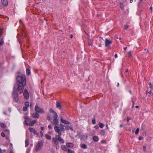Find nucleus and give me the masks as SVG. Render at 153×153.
Masks as SVG:
<instances>
[{"label": "nucleus", "mask_w": 153, "mask_h": 153, "mask_svg": "<svg viewBox=\"0 0 153 153\" xmlns=\"http://www.w3.org/2000/svg\"><path fill=\"white\" fill-rule=\"evenodd\" d=\"M149 94H151L152 93L151 90L149 92H148Z\"/></svg>", "instance_id": "60"}, {"label": "nucleus", "mask_w": 153, "mask_h": 153, "mask_svg": "<svg viewBox=\"0 0 153 153\" xmlns=\"http://www.w3.org/2000/svg\"><path fill=\"white\" fill-rule=\"evenodd\" d=\"M101 142L102 143H106V141L105 140H102L101 141Z\"/></svg>", "instance_id": "48"}, {"label": "nucleus", "mask_w": 153, "mask_h": 153, "mask_svg": "<svg viewBox=\"0 0 153 153\" xmlns=\"http://www.w3.org/2000/svg\"><path fill=\"white\" fill-rule=\"evenodd\" d=\"M25 147H27L29 144V142L28 139H27L25 141Z\"/></svg>", "instance_id": "23"}, {"label": "nucleus", "mask_w": 153, "mask_h": 153, "mask_svg": "<svg viewBox=\"0 0 153 153\" xmlns=\"http://www.w3.org/2000/svg\"><path fill=\"white\" fill-rule=\"evenodd\" d=\"M68 153H74L73 151L69 149L68 150Z\"/></svg>", "instance_id": "34"}, {"label": "nucleus", "mask_w": 153, "mask_h": 153, "mask_svg": "<svg viewBox=\"0 0 153 153\" xmlns=\"http://www.w3.org/2000/svg\"><path fill=\"white\" fill-rule=\"evenodd\" d=\"M26 73L28 76H29L31 74L30 69L29 68H27L26 69Z\"/></svg>", "instance_id": "21"}, {"label": "nucleus", "mask_w": 153, "mask_h": 153, "mask_svg": "<svg viewBox=\"0 0 153 153\" xmlns=\"http://www.w3.org/2000/svg\"><path fill=\"white\" fill-rule=\"evenodd\" d=\"M48 128H49V129H52V127H51V125H49L48 126Z\"/></svg>", "instance_id": "51"}, {"label": "nucleus", "mask_w": 153, "mask_h": 153, "mask_svg": "<svg viewBox=\"0 0 153 153\" xmlns=\"http://www.w3.org/2000/svg\"><path fill=\"white\" fill-rule=\"evenodd\" d=\"M92 44V42L91 40H89L88 42V44L89 45H91Z\"/></svg>", "instance_id": "38"}, {"label": "nucleus", "mask_w": 153, "mask_h": 153, "mask_svg": "<svg viewBox=\"0 0 153 153\" xmlns=\"http://www.w3.org/2000/svg\"><path fill=\"white\" fill-rule=\"evenodd\" d=\"M1 2L3 5L5 7H6L8 4L7 0H2Z\"/></svg>", "instance_id": "14"}, {"label": "nucleus", "mask_w": 153, "mask_h": 153, "mask_svg": "<svg viewBox=\"0 0 153 153\" xmlns=\"http://www.w3.org/2000/svg\"><path fill=\"white\" fill-rule=\"evenodd\" d=\"M3 30L2 29H0V37H1L2 35V30Z\"/></svg>", "instance_id": "42"}, {"label": "nucleus", "mask_w": 153, "mask_h": 153, "mask_svg": "<svg viewBox=\"0 0 153 153\" xmlns=\"http://www.w3.org/2000/svg\"><path fill=\"white\" fill-rule=\"evenodd\" d=\"M4 132H9V129H5L4 130Z\"/></svg>", "instance_id": "50"}, {"label": "nucleus", "mask_w": 153, "mask_h": 153, "mask_svg": "<svg viewBox=\"0 0 153 153\" xmlns=\"http://www.w3.org/2000/svg\"><path fill=\"white\" fill-rule=\"evenodd\" d=\"M100 134L101 135H104L105 134V132L103 130H101L100 131Z\"/></svg>", "instance_id": "30"}, {"label": "nucleus", "mask_w": 153, "mask_h": 153, "mask_svg": "<svg viewBox=\"0 0 153 153\" xmlns=\"http://www.w3.org/2000/svg\"><path fill=\"white\" fill-rule=\"evenodd\" d=\"M128 70L127 69V70L126 71H125V73H127L128 72Z\"/></svg>", "instance_id": "62"}, {"label": "nucleus", "mask_w": 153, "mask_h": 153, "mask_svg": "<svg viewBox=\"0 0 153 153\" xmlns=\"http://www.w3.org/2000/svg\"><path fill=\"white\" fill-rule=\"evenodd\" d=\"M81 147L84 149H85L87 148V146L84 144H83L81 145Z\"/></svg>", "instance_id": "28"}, {"label": "nucleus", "mask_w": 153, "mask_h": 153, "mask_svg": "<svg viewBox=\"0 0 153 153\" xmlns=\"http://www.w3.org/2000/svg\"><path fill=\"white\" fill-rule=\"evenodd\" d=\"M129 27V26L128 25H125L124 26V29L126 30Z\"/></svg>", "instance_id": "35"}, {"label": "nucleus", "mask_w": 153, "mask_h": 153, "mask_svg": "<svg viewBox=\"0 0 153 153\" xmlns=\"http://www.w3.org/2000/svg\"><path fill=\"white\" fill-rule=\"evenodd\" d=\"M59 146H56V148L57 149H58L59 148Z\"/></svg>", "instance_id": "58"}, {"label": "nucleus", "mask_w": 153, "mask_h": 153, "mask_svg": "<svg viewBox=\"0 0 153 153\" xmlns=\"http://www.w3.org/2000/svg\"><path fill=\"white\" fill-rule=\"evenodd\" d=\"M99 126L101 128H103L104 126V125L103 124L100 123H99Z\"/></svg>", "instance_id": "31"}, {"label": "nucleus", "mask_w": 153, "mask_h": 153, "mask_svg": "<svg viewBox=\"0 0 153 153\" xmlns=\"http://www.w3.org/2000/svg\"><path fill=\"white\" fill-rule=\"evenodd\" d=\"M22 38H23L24 37H26V35L25 33H24V34L23 33H22Z\"/></svg>", "instance_id": "44"}, {"label": "nucleus", "mask_w": 153, "mask_h": 153, "mask_svg": "<svg viewBox=\"0 0 153 153\" xmlns=\"http://www.w3.org/2000/svg\"><path fill=\"white\" fill-rule=\"evenodd\" d=\"M45 137H46V138L47 139H48V140H51V136L50 135H48L47 134H45Z\"/></svg>", "instance_id": "27"}, {"label": "nucleus", "mask_w": 153, "mask_h": 153, "mask_svg": "<svg viewBox=\"0 0 153 153\" xmlns=\"http://www.w3.org/2000/svg\"><path fill=\"white\" fill-rule=\"evenodd\" d=\"M120 8L123 9L124 8V5L122 3L120 2Z\"/></svg>", "instance_id": "32"}, {"label": "nucleus", "mask_w": 153, "mask_h": 153, "mask_svg": "<svg viewBox=\"0 0 153 153\" xmlns=\"http://www.w3.org/2000/svg\"><path fill=\"white\" fill-rule=\"evenodd\" d=\"M94 127H95V128L96 129H98L99 128L98 126H95Z\"/></svg>", "instance_id": "55"}, {"label": "nucleus", "mask_w": 153, "mask_h": 153, "mask_svg": "<svg viewBox=\"0 0 153 153\" xmlns=\"http://www.w3.org/2000/svg\"><path fill=\"white\" fill-rule=\"evenodd\" d=\"M27 107L25 106H24L23 108V110L24 111H27Z\"/></svg>", "instance_id": "37"}, {"label": "nucleus", "mask_w": 153, "mask_h": 153, "mask_svg": "<svg viewBox=\"0 0 153 153\" xmlns=\"http://www.w3.org/2000/svg\"><path fill=\"white\" fill-rule=\"evenodd\" d=\"M41 129L42 130H43V129H44V127H41Z\"/></svg>", "instance_id": "61"}, {"label": "nucleus", "mask_w": 153, "mask_h": 153, "mask_svg": "<svg viewBox=\"0 0 153 153\" xmlns=\"http://www.w3.org/2000/svg\"><path fill=\"white\" fill-rule=\"evenodd\" d=\"M114 57L115 58H117V55L116 54L114 55Z\"/></svg>", "instance_id": "57"}, {"label": "nucleus", "mask_w": 153, "mask_h": 153, "mask_svg": "<svg viewBox=\"0 0 153 153\" xmlns=\"http://www.w3.org/2000/svg\"><path fill=\"white\" fill-rule=\"evenodd\" d=\"M143 139V137H141V136L139 137L138 138V139L139 140H141Z\"/></svg>", "instance_id": "49"}, {"label": "nucleus", "mask_w": 153, "mask_h": 153, "mask_svg": "<svg viewBox=\"0 0 153 153\" xmlns=\"http://www.w3.org/2000/svg\"><path fill=\"white\" fill-rule=\"evenodd\" d=\"M47 118L48 120H51V117L49 116H47Z\"/></svg>", "instance_id": "46"}, {"label": "nucleus", "mask_w": 153, "mask_h": 153, "mask_svg": "<svg viewBox=\"0 0 153 153\" xmlns=\"http://www.w3.org/2000/svg\"><path fill=\"white\" fill-rule=\"evenodd\" d=\"M150 9L151 10V12H152V6H151L150 7Z\"/></svg>", "instance_id": "54"}, {"label": "nucleus", "mask_w": 153, "mask_h": 153, "mask_svg": "<svg viewBox=\"0 0 153 153\" xmlns=\"http://www.w3.org/2000/svg\"><path fill=\"white\" fill-rule=\"evenodd\" d=\"M149 85H150V88L151 90H153V84H152L151 82L149 83Z\"/></svg>", "instance_id": "29"}, {"label": "nucleus", "mask_w": 153, "mask_h": 153, "mask_svg": "<svg viewBox=\"0 0 153 153\" xmlns=\"http://www.w3.org/2000/svg\"><path fill=\"white\" fill-rule=\"evenodd\" d=\"M30 152V149H28L26 152V153H29Z\"/></svg>", "instance_id": "53"}, {"label": "nucleus", "mask_w": 153, "mask_h": 153, "mask_svg": "<svg viewBox=\"0 0 153 153\" xmlns=\"http://www.w3.org/2000/svg\"><path fill=\"white\" fill-rule=\"evenodd\" d=\"M8 111L10 112L11 111V109L10 108H9L8 109Z\"/></svg>", "instance_id": "56"}, {"label": "nucleus", "mask_w": 153, "mask_h": 153, "mask_svg": "<svg viewBox=\"0 0 153 153\" xmlns=\"http://www.w3.org/2000/svg\"><path fill=\"white\" fill-rule=\"evenodd\" d=\"M50 111L51 112H52V113H53V114L54 113H56V112L55 111L53 110L52 109V108H51L50 109Z\"/></svg>", "instance_id": "40"}, {"label": "nucleus", "mask_w": 153, "mask_h": 153, "mask_svg": "<svg viewBox=\"0 0 153 153\" xmlns=\"http://www.w3.org/2000/svg\"><path fill=\"white\" fill-rule=\"evenodd\" d=\"M24 119H25V124H26L27 125V122H30L31 121V120L28 117L25 116L24 117Z\"/></svg>", "instance_id": "9"}, {"label": "nucleus", "mask_w": 153, "mask_h": 153, "mask_svg": "<svg viewBox=\"0 0 153 153\" xmlns=\"http://www.w3.org/2000/svg\"><path fill=\"white\" fill-rule=\"evenodd\" d=\"M35 111L38 113H44V111L42 108L39 107L38 105L36 104L35 108Z\"/></svg>", "instance_id": "6"}, {"label": "nucleus", "mask_w": 153, "mask_h": 153, "mask_svg": "<svg viewBox=\"0 0 153 153\" xmlns=\"http://www.w3.org/2000/svg\"><path fill=\"white\" fill-rule=\"evenodd\" d=\"M56 106L57 108L59 109H62L63 108L62 104L59 102H56Z\"/></svg>", "instance_id": "10"}, {"label": "nucleus", "mask_w": 153, "mask_h": 153, "mask_svg": "<svg viewBox=\"0 0 153 153\" xmlns=\"http://www.w3.org/2000/svg\"><path fill=\"white\" fill-rule=\"evenodd\" d=\"M4 114H5V115H7V111H5L4 112Z\"/></svg>", "instance_id": "59"}, {"label": "nucleus", "mask_w": 153, "mask_h": 153, "mask_svg": "<svg viewBox=\"0 0 153 153\" xmlns=\"http://www.w3.org/2000/svg\"><path fill=\"white\" fill-rule=\"evenodd\" d=\"M131 119L128 117H127V122H129V120Z\"/></svg>", "instance_id": "52"}, {"label": "nucleus", "mask_w": 153, "mask_h": 153, "mask_svg": "<svg viewBox=\"0 0 153 153\" xmlns=\"http://www.w3.org/2000/svg\"><path fill=\"white\" fill-rule=\"evenodd\" d=\"M73 35L72 34L71 35L70 38H73Z\"/></svg>", "instance_id": "64"}, {"label": "nucleus", "mask_w": 153, "mask_h": 153, "mask_svg": "<svg viewBox=\"0 0 153 153\" xmlns=\"http://www.w3.org/2000/svg\"><path fill=\"white\" fill-rule=\"evenodd\" d=\"M65 129L66 130H71L73 131V128H72V127L71 126H65Z\"/></svg>", "instance_id": "17"}, {"label": "nucleus", "mask_w": 153, "mask_h": 153, "mask_svg": "<svg viewBox=\"0 0 153 153\" xmlns=\"http://www.w3.org/2000/svg\"><path fill=\"white\" fill-rule=\"evenodd\" d=\"M93 139L94 141L95 142H97L99 140V138L98 136H94L93 137Z\"/></svg>", "instance_id": "18"}, {"label": "nucleus", "mask_w": 153, "mask_h": 153, "mask_svg": "<svg viewBox=\"0 0 153 153\" xmlns=\"http://www.w3.org/2000/svg\"><path fill=\"white\" fill-rule=\"evenodd\" d=\"M13 95L15 99V101L18 102L19 100V97L18 93L16 90V86H14L13 87Z\"/></svg>", "instance_id": "3"}, {"label": "nucleus", "mask_w": 153, "mask_h": 153, "mask_svg": "<svg viewBox=\"0 0 153 153\" xmlns=\"http://www.w3.org/2000/svg\"><path fill=\"white\" fill-rule=\"evenodd\" d=\"M128 54L129 55V57H132V55L131 53V51H130L128 53Z\"/></svg>", "instance_id": "45"}, {"label": "nucleus", "mask_w": 153, "mask_h": 153, "mask_svg": "<svg viewBox=\"0 0 153 153\" xmlns=\"http://www.w3.org/2000/svg\"><path fill=\"white\" fill-rule=\"evenodd\" d=\"M54 115H53V119H58L57 118L58 115H57V114L56 113H56H54Z\"/></svg>", "instance_id": "26"}, {"label": "nucleus", "mask_w": 153, "mask_h": 153, "mask_svg": "<svg viewBox=\"0 0 153 153\" xmlns=\"http://www.w3.org/2000/svg\"><path fill=\"white\" fill-rule=\"evenodd\" d=\"M66 146L68 147H72L74 145L73 143H68L66 144Z\"/></svg>", "instance_id": "20"}, {"label": "nucleus", "mask_w": 153, "mask_h": 153, "mask_svg": "<svg viewBox=\"0 0 153 153\" xmlns=\"http://www.w3.org/2000/svg\"><path fill=\"white\" fill-rule=\"evenodd\" d=\"M143 151L145 152L146 151V146H143Z\"/></svg>", "instance_id": "39"}, {"label": "nucleus", "mask_w": 153, "mask_h": 153, "mask_svg": "<svg viewBox=\"0 0 153 153\" xmlns=\"http://www.w3.org/2000/svg\"><path fill=\"white\" fill-rule=\"evenodd\" d=\"M25 106L28 107L29 106V103L28 102H25Z\"/></svg>", "instance_id": "33"}, {"label": "nucleus", "mask_w": 153, "mask_h": 153, "mask_svg": "<svg viewBox=\"0 0 153 153\" xmlns=\"http://www.w3.org/2000/svg\"><path fill=\"white\" fill-rule=\"evenodd\" d=\"M4 43V41L2 38L0 39V47L1 46L3 45Z\"/></svg>", "instance_id": "24"}, {"label": "nucleus", "mask_w": 153, "mask_h": 153, "mask_svg": "<svg viewBox=\"0 0 153 153\" xmlns=\"http://www.w3.org/2000/svg\"><path fill=\"white\" fill-rule=\"evenodd\" d=\"M0 125L2 128H5L7 126L4 123L2 122H0Z\"/></svg>", "instance_id": "19"}, {"label": "nucleus", "mask_w": 153, "mask_h": 153, "mask_svg": "<svg viewBox=\"0 0 153 153\" xmlns=\"http://www.w3.org/2000/svg\"><path fill=\"white\" fill-rule=\"evenodd\" d=\"M144 51L146 52V53H149V51L147 49H145L144 50Z\"/></svg>", "instance_id": "47"}, {"label": "nucleus", "mask_w": 153, "mask_h": 153, "mask_svg": "<svg viewBox=\"0 0 153 153\" xmlns=\"http://www.w3.org/2000/svg\"><path fill=\"white\" fill-rule=\"evenodd\" d=\"M43 146V143L41 141H39L38 142L36 147V151L38 152L42 148Z\"/></svg>", "instance_id": "5"}, {"label": "nucleus", "mask_w": 153, "mask_h": 153, "mask_svg": "<svg viewBox=\"0 0 153 153\" xmlns=\"http://www.w3.org/2000/svg\"><path fill=\"white\" fill-rule=\"evenodd\" d=\"M23 95L25 98L26 99H27L29 97V93L26 89H25L24 90L23 93Z\"/></svg>", "instance_id": "7"}, {"label": "nucleus", "mask_w": 153, "mask_h": 153, "mask_svg": "<svg viewBox=\"0 0 153 153\" xmlns=\"http://www.w3.org/2000/svg\"><path fill=\"white\" fill-rule=\"evenodd\" d=\"M32 116L35 118H38L39 117V115L37 113H33L32 114Z\"/></svg>", "instance_id": "15"}, {"label": "nucleus", "mask_w": 153, "mask_h": 153, "mask_svg": "<svg viewBox=\"0 0 153 153\" xmlns=\"http://www.w3.org/2000/svg\"><path fill=\"white\" fill-rule=\"evenodd\" d=\"M92 123L93 124H94L96 123V120L95 119H93L92 120Z\"/></svg>", "instance_id": "43"}, {"label": "nucleus", "mask_w": 153, "mask_h": 153, "mask_svg": "<svg viewBox=\"0 0 153 153\" xmlns=\"http://www.w3.org/2000/svg\"><path fill=\"white\" fill-rule=\"evenodd\" d=\"M127 47H125V48H124V50H125V51L126 50V49H127Z\"/></svg>", "instance_id": "63"}, {"label": "nucleus", "mask_w": 153, "mask_h": 153, "mask_svg": "<svg viewBox=\"0 0 153 153\" xmlns=\"http://www.w3.org/2000/svg\"><path fill=\"white\" fill-rule=\"evenodd\" d=\"M25 85H24L23 84H16L14 86H16V88H17V90L20 94L22 93L23 89Z\"/></svg>", "instance_id": "4"}, {"label": "nucleus", "mask_w": 153, "mask_h": 153, "mask_svg": "<svg viewBox=\"0 0 153 153\" xmlns=\"http://www.w3.org/2000/svg\"><path fill=\"white\" fill-rule=\"evenodd\" d=\"M16 79L17 80L16 84H23L24 85H26V78L24 75H22L21 76L20 75H18L16 76Z\"/></svg>", "instance_id": "2"}, {"label": "nucleus", "mask_w": 153, "mask_h": 153, "mask_svg": "<svg viewBox=\"0 0 153 153\" xmlns=\"http://www.w3.org/2000/svg\"><path fill=\"white\" fill-rule=\"evenodd\" d=\"M62 149L64 151H66L67 150V148L66 146L64 145H62L61 146Z\"/></svg>", "instance_id": "25"}, {"label": "nucleus", "mask_w": 153, "mask_h": 153, "mask_svg": "<svg viewBox=\"0 0 153 153\" xmlns=\"http://www.w3.org/2000/svg\"><path fill=\"white\" fill-rule=\"evenodd\" d=\"M29 130H30V132H33L34 134H36L37 132H36V130H35V129H34V128H29Z\"/></svg>", "instance_id": "16"}, {"label": "nucleus", "mask_w": 153, "mask_h": 153, "mask_svg": "<svg viewBox=\"0 0 153 153\" xmlns=\"http://www.w3.org/2000/svg\"><path fill=\"white\" fill-rule=\"evenodd\" d=\"M1 136L3 137H4L5 136V134L3 132L1 133Z\"/></svg>", "instance_id": "41"}, {"label": "nucleus", "mask_w": 153, "mask_h": 153, "mask_svg": "<svg viewBox=\"0 0 153 153\" xmlns=\"http://www.w3.org/2000/svg\"><path fill=\"white\" fill-rule=\"evenodd\" d=\"M112 42L111 41L107 39H106L105 40V46L108 48H110V44H111Z\"/></svg>", "instance_id": "8"}, {"label": "nucleus", "mask_w": 153, "mask_h": 153, "mask_svg": "<svg viewBox=\"0 0 153 153\" xmlns=\"http://www.w3.org/2000/svg\"><path fill=\"white\" fill-rule=\"evenodd\" d=\"M51 123L53 125H57L59 124L58 119H53Z\"/></svg>", "instance_id": "11"}, {"label": "nucleus", "mask_w": 153, "mask_h": 153, "mask_svg": "<svg viewBox=\"0 0 153 153\" xmlns=\"http://www.w3.org/2000/svg\"><path fill=\"white\" fill-rule=\"evenodd\" d=\"M139 131V128H137V129L135 131V134H137L138 133Z\"/></svg>", "instance_id": "36"}, {"label": "nucleus", "mask_w": 153, "mask_h": 153, "mask_svg": "<svg viewBox=\"0 0 153 153\" xmlns=\"http://www.w3.org/2000/svg\"><path fill=\"white\" fill-rule=\"evenodd\" d=\"M61 122L64 123L66 124H70V122L66 120H64L62 117L61 118Z\"/></svg>", "instance_id": "12"}, {"label": "nucleus", "mask_w": 153, "mask_h": 153, "mask_svg": "<svg viewBox=\"0 0 153 153\" xmlns=\"http://www.w3.org/2000/svg\"><path fill=\"white\" fill-rule=\"evenodd\" d=\"M36 122V120H32V121H30V123H27V125L28 126L29 125L30 126H33Z\"/></svg>", "instance_id": "13"}, {"label": "nucleus", "mask_w": 153, "mask_h": 153, "mask_svg": "<svg viewBox=\"0 0 153 153\" xmlns=\"http://www.w3.org/2000/svg\"><path fill=\"white\" fill-rule=\"evenodd\" d=\"M56 126L54 127V129L55 131L58 133V135H56L55 137L52 138V140L56 145H58L59 144V141L60 142L62 143H64V140L61 137L62 135V132H64V129L63 128L59 129Z\"/></svg>", "instance_id": "1"}, {"label": "nucleus", "mask_w": 153, "mask_h": 153, "mask_svg": "<svg viewBox=\"0 0 153 153\" xmlns=\"http://www.w3.org/2000/svg\"><path fill=\"white\" fill-rule=\"evenodd\" d=\"M56 126L58 127V128L59 129H60L61 128H63L64 130L65 128H64V125H63V124H60V126H58L57 125H55L54 126Z\"/></svg>", "instance_id": "22"}]
</instances>
